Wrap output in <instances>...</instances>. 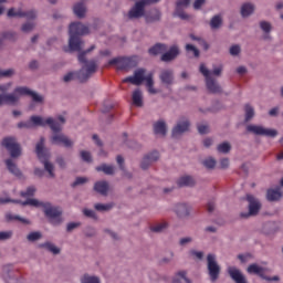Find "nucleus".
<instances>
[{
	"instance_id": "nucleus-64",
	"label": "nucleus",
	"mask_w": 283,
	"mask_h": 283,
	"mask_svg": "<svg viewBox=\"0 0 283 283\" xmlns=\"http://www.w3.org/2000/svg\"><path fill=\"white\" fill-rule=\"evenodd\" d=\"M220 167H221V169H227V167H229V158L221 159Z\"/></svg>"
},
{
	"instance_id": "nucleus-54",
	"label": "nucleus",
	"mask_w": 283,
	"mask_h": 283,
	"mask_svg": "<svg viewBox=\"0 0 283 283\" xmlns=\"http://www.w3.org/2000/svg\"><path fill=\"white\" fill-rule=\"evenodd\" d=\"M85 182H87V178L77 177L75 181L72 184V187H78V185H85Z\"/></svg>"
},
{
	"instance_id": "nucleus-33",
	"label": "nucleus",
	"mask_w": 283,
	"mask_h": 283,
	"mask_svg": "<svg viewBox=\"0 0 283 283\" xmlns=\"http://www.w3.org/2000/svg\"><path fill=\"white\" fill-rule=\"evenodd\" d=\"M133 105H135L136 107H143V92H140V90L134 91Z\"/></svg>"
},
{
	"instance_id": "nucleus-63",
	"label": "nucleus",
	"mask_w": 283,
	"mask_h": 283,
	"mask_svg": "<svg viewBox=\"0 0 283 283\" xmlns=\"http://www.w3.org/2000/svg\"><path fill=\"white\" fill-rule=\"evenodd\" d=\"M12 74H14V70L12 69L0 71V76H12Z\"/></svg>"
},
{
	"instance_id": "nucleus-6",
	"label": "nucleus",
	"mask_w": 283,
	"mask_h": 283,
	"mask_svg": "<svg viewBox=\"0 0 283 283\" xmlns=\"http://www.w3.org/2000/svg\"><path fill=\"white\" fill-rule=\"evenodd\" d=\"M35 154L39 160H41V163L44 165V169L45 171H48L49 176L51 178H54V165L48 161V158H50V155L45 149V138L41 137L40 142L36 144Z\"/></svg>"
},
{
	"instance_id": "nucleus-60",
	"label": "nucleus",
	"mask_w": 283,
	"mask_h": 283,
	"mask_svg": "<svg viewBox=\"0 0 283 283\" xmlns=\"http://www.w3.org/2000/svg\"><path fill=\"white\" fill-rule=\"evenodd\" d=\"M199 134H209V126L208 125H198Z\"/></svg>"
},
{
	"instance_id": "nucleus-46",
	"label": "nucleus",
	"mask_w": 283,
	"mask_h": 283,
	"mask_svg": "<svg viewBox=\"0 0 283 283\" xmlns=\"http://www.w3.org/2000/svg\"><path fill=\"white\" fill-rule=\"evenodd\" d=\"M27 240H29V242H36V240H41V232L29 233Z\"/></svg>"
},
{
	"instance_id": "nucleus-42",
	"label": "nucleus",
	"mask_w": 283,
	"mask_h": 283,
	"mask_svg": "<svg viewBox=\"0 0 283 283\" xmlns=\"http://www.w3.org/2000/svg\"><path fill=\"white\" fill-rule=\"evenodd\" d=\"M255 116V111L252 108L251 105H245V120H251Z\"/></svg>"
},
{
	"instance_id": "nucleus-8",
	"label": "nucleus",
	"mask_w": 283,
	"mask_h": 283,
	"mask_svg": "<svg viewBox=\"0 0 283 283\" xmlns=\"http://www.w3.org/2000/svg\"><path fill=\"white\" fill-rule=\"evenodd\" d=\"M160 0H139L135 3V6L128 12V19H140V17H145V8L146 6H150V3H158Z\"/></svg>"
},
{
	"instance_id": "nucleus-3",
	"label": "nucleus",
	"mask_w": 283,
	"mask_h": 283,
	"mask_svg": "<svg viewBox=\"0 0 283 283\" xmlns=\"http://www.w3.org/2000/svg\"><path fill=\"white\" fill-rule=\"evenodd\" d=\"M69 49L70 52H81L83 49V42L81 36L90 34V28L81 22H73L69 27Z\"/></svg>"
},
{
	"instance_id": "nucleus-10",
	"label": "nucleus",
	"mask_w": 283,
	"mask_h": 283,
	"mask_svg": "<svg viewBox=\"0 0 283 283\" xmlns=\"http://www.w3.org/2000/svg\"><path fill=\"white\" fill-rule=\"evenodd\" d=\"M208 262V275L211 282H216L220 277V265L216 261L214 254H208L207 256Z\"/></svg>"
},
{
	"instance_id": "nucleus-7",
	"label": "nucleus",
	"mask_w": 283,
	"mask_h": 283,
	"mask_svg": "<svg viewBox=\"0 0 283 283\" xmlns=\"http://www.w3.org/2000/svg\"><path fill=\"white\" fill-rule=\"evenodd\" d=\"M199 72L206 78V86L208 92L211 94H220V92H222V88L218 85L216 80L211 77V71H209L205 64H200Z\"/></svg>"
},
{
	"instance_id": "nucleus-40",
	"label": "nucleus",
	"mask_w": 283,
	"mask_h": 283,
	"mask_svg": "<svg viewBox=\"0 0 283 283\" xmlns=\"http://www.w3.org/2000/svg\"><path fill=\"white\" fill-rule=\"evenodd\" d=\"M36 192V188H34V187H29L28 189H27V191H21L20 192V196L22 197V198H32V196H34V193Z\"/></svg>"
},
{
	"instance_id": "nucleus-9",
	"label": "nucleus",
	"mask_w": 283,
	"mask_h": 283,
	"mask_svg": "<svg viewBox=\"0 0 283 283\" xmlns=\"http://www.w3.org/2000/svg\"><path fill=\"white\" fill-rule=\"evenodd\" d=\"M108 65H117V70H132L138 65L136 56L133 57H115L109 60Z\"/></svg>"
},
{
	"instance_id": "nucleus-4",
	"label": "nucleus",
	"mask_w": 283,
	"mask_h": 283,
	"mask_svg": "<svg viewBox=\"0 0 283 283\" xmlns=\"http://www.w3.org/2000/svg\"><path fill=\"white\" fill-rule=\"evenodd\" d=\"M20 96H31L34 103H43V97L25 86L14 88L13 93L2 94V105H15Z\"/></svg>"
},
{
	"instance_id": "nucleus-23",
	"label": "nucleus",
	"mask_w": 283,
	"mask_h": 283,
	"mask_svg": "<svg viewBox=\"0 0 283 283\" xmlns=\"http://www.w3.org/2000/svg\"><path fill=\"white\" fill-rule=\"evenodd\" d=\"M94 189L101 196H107V191H109V184L107 181H97L94 185Z\"/></svg>"
},
{
	"instance_id": "nucleus-22",
	"label": "nucleus",
	"mask_w": 283,
	"mask_h": 283,
	"mask_svg": "<svg viewBox=\"0 0 283 283\" xmlns=\"http://www.w3.org/2000/svg\"><path fill=\"white\" fill-rule=\"evenodd\" d=\"M159 78L161 83L165 85H172L174 84V71L172 70H164L161 71Z\"/></svg>"
},
{
	"instance_id": "nucleus-47",
	"label": "nucleus",
	"mask_w": 283,
	"mask_h": 283,
	"mask_svg": "<svg viewBox=\"0 0 283 283\" xmlns=\"http://www.w3.org/2000/svg\"><path fill=\"white\" fill-rule=\"evenodd\" d=\"M186 52H192L196 57L200 56V51L193 44H187Z\"/></svg>"
},
{
	"instance_id": "nucleus-49",
	"label": "nucleus",
	"mask_w": 283,
	"mask_h": 283,
	"mask_svg": "<svg viewBox=\"0 0 283 283\" xmlns=\"http://www.w3.org/2000/svg\"><path fill=\"white\" fill-rule=\"evenodd\" d=\"M81 158L82 160H84V163H92V155L90 154V151L82 150Z\"/></svg>"
},
{
	"instance_id": "nucleus-57",
	"label": "nucleus",
	"mask_w": 283,
	"mask_h": 283,
	"mask_svg": "<svg viewBox=\"0 0 283 283\" xmlns=\"http://www.w3.org/2000/svg\"><path fill=\"white\" fill-rule=\"evenodd\" d=\"M231 56H238L240 54V45L235 44L230 48Z\"/></svg>"
},
{
	"instance_id": "nucleus-34",
	"label": "nucleus",
	"mask_w": 283,
	"mask_h": 283,
	"mask_svg": "<svg viewBox=\"0 0 283 283\" xmlns=\"http://www.w3.org/2000/svg\"><path fill=\"white\" fill-rule=\"evenodd\" d=\"M6 219L8 222H12V220H18V222H22V224H30V220L22 218L19 214L7 213Z\"/></svg>"
},
{
	"instance_id": "nucleus-53",
	"label": "nucleus",
	"mask_w": 283,
	"mask_h": 283,
	"mask_svg": "<svg viewBox=\"0 0 283 283\" xmlns=\"http://www.w3.org/2000/svg\"><path fill=\"white\" fill-rule=\"evenodd\" d=\"M21 30L22 32H32V30H34V23L27 22L22 25Z\"/></svg>"
},
{
	"instance_id": "nucleus-44",
	"label": "nucleus",
	"mask_w": 283,
	"mask_h": 283,
	"mask_svg": "<svg viewBox=\"0 0 283 283\" xmlns=\"http://www.w3.org/2000/svg\"><path fill=\"white\" fill-rule=\"evenodd\" d=\"M151 13L154 14V15H151V17H149V15H147L146 17V21L149 23V22H151V21H160V11H158V10H153L151 11Z\"/></svg>"
},
{
	"instance_id": "nucleus-31",
	"label": "nucleus",
	"mask_w": 283,
	"mask_h": 283,
	"mask_svg": "<svg viewBox=\"0 0 283 283\" xmlns=\"http://www.w3.org/2000/svg\"><path fill=\"white\" fill-rule=\"evenodd\" d=\"M96 171H103L106 176H114L115 168L112 165L102 164L96 167Z\"/></svg>"
},
{
	"instance_id": "nucleus-2",
	"label": "nucleus",
	"mask_w": 283,
	"mask_h": 283,
	"mask_svg": "<svg viewBox=\"0 0 283 283\" xmlns=\"http://www.w3.org/2000/svg\"><path fill=\"white\" fill-rule=\"evenodd\" d=\"M30 120L31 125H35L36 127H45V125H49V127L54 133V135L51 137V143L53 145H63V147H72V145H74L72 139L59 133L61 132V124L55 122L52 117L43 119L41 116H31Z\"/></svg>"
},
{
	"instance_id": "nucleus-11",
	"label": "nucleus",
	"mask_w": 283,
	"mask_h": 283,
	"mask_svg": "<svg viewBox=\"0 0 283 283\" xmlns=\"http://www.w3.org/2000/svg\"><path fill=\"white\" fill-rule=\"evenodd\" d=\"M2 146L9 150L11 158H19V156H21V145L17 143L15 138L6 137L2 140Z\"/></svg>"
},
{
	"instance_id": "nucleus-25",
	"label": "nucleus",
	"mask_w": 283,
	"mask_h": 283,
	"mask_svg": "<svg viewBox=\"0 0 283 283\" xmlns=\"http://www.w3.org/2000/svg\"><path fill=\"white\" fill-rule=\"evenodd\" d=\"M266 198L270 202H275L282 198V191L280 188L269 189Z\"/></svg>"
},
{
	"instance_id": "nucleus-1",
	"label": "nucleus",
	"mask_w": 283,
	"mask_h": 283,
	"mask_svg": "<svg viewBox=\"0 0 283 283\" xmlns=\"http://www.w3.org/2000/svg\"><path fill=\"white\" fill-rule=\"evenodd\" d=\"M8 202H15L17 205H22V207H42L44 211V216L48 218L49 222L54 227L61 224L63 222V210L59 207L52 206L50 202H42L36 199H27L25 201L21 200H12L10 198H0V205H8Z\"/></svg>"
},
{
	"instance_id": "nucleus-56",
	"label": "nucleus",
	"mask_w": 283,
	"mask_h": 283,
	"mask_svg": "<svg viewBox=\"0 0 283 283\" xmlns=\"http://www.w3.org/2000/svg\"><path fill=\"white\" fill-rule=\"evenodd\" d=\"M116 161L119 166V169L122 171H125V158H123V156L118 155L117 158H116Z\"/></svg>"
},
{
	"instance_id": "nucleus-24",
	"label": "nucleus",
	"mask_w": 283,
	"mask_h": 283,
	"mask_svg": "<svg viewBox=\"0 0 283 283\" xmlns=\"http://www.w3.org/2000/svg\"><path fill=\"white\" fill-rule=\"evenodd\" d=\"M178 187H193L196 180L191 176H184L177 180Z\"/></svg>"
},
{
	"instance_id": "nucleus-41",
	"label": "nucleus",
	"mask_w": 283,
	"mask_h": 283,
	"mask_svg": "<svg viewBox=\"0 0 283 283\" xmlns=\"http://www.w3.org/2000/svg\"><path fill=\"white\" fill-rule=\"evenodd\" d=\"M167 229V222L157 223L156 226H153L150 228V231H154V233H161V231H165Z\"/></svg>"
},
{
	"instance_id": "nucleus-38",
	"label": "nucleus",
	"mask_w": 283,
	"mask_h": 283,
	"mask_svg": "<svg viewBox=\"0 0 283 283\" xmlns=\"http://www.w3.org/2000/svg\"><path fill=\"white\" fill-rule=\"evenodd\" d=\"M219 154H229L231 151V144L224 142L217 147Z\"/></svg>"
},
{
	"instance_id": "nucleus-15",
	"label": "nucleus",
	"mask_w": 283,
	"mask_h": 283,
	"mask_svg": "<svg viewBox=\"0 0 283 283\" xmlns=\"http://www.w3.org/2000/svg\"><path fill=\"white\" fill-rule=\"evenodd\" d=\"M8 17H19L20 19H28V21H33V19H36V11H22L19 9L18 11L14 10V8L9 9Z\"/></svg>"
},
{
	"instance_id": "nucleus-50",
	"label": "nucleus",
	"mask_w": 283,
	"mask_h": 283,
	"mask_svg": "<svg viewBox=\"0 0 283 283\" xmlns=\"http://www.w3.org/2000/svg\"><path fill=\"white\" fill-rule=\"evenodd\" d=\"M203 165L207 167V169H213V167H216V159L210 157L203 160Z\"/></svg>"
},
{
	"instance_id": "nucleus-36",
	"label": "nucleus",
	"mask_w": 283,
	"mask_h": 283,
	"mask_svg": "<svg viewBox=\"0 0 283 283\" xmlns=\"http://www.w3.org/2000/svg\"><path fill=\"white\" fill-rule=\"evenodd\" d=\"M180 280H184L186 283H191V280L187 277V272L180 271L177 273V277L172 280V283H180Z\"/></svg>"
},
{
	"instance_id": "nucleus-5",
	"label": "nucleus",
	"mask_w": 283,
	"mask_h": 283,
	"mask_svg": "<svg viewBox=\"0 0 283 283\" xmlns=\"http://www.w3.org/2000/svg\"><path fill=\"white\" fill-rule=\"evenodd\" d=\"M94 45L91 46V49H88L87 51L81 52L78 54V61L80 63H82V69L76 73V77L80 81V83H85L87 80H90L92 77V74L96 73V70L98 67V65L96 64V61L91 60L87 61L85 59V54L92 52V50H94Z\"/></svg>"
},
{
	"instance_id": "nucleus-51",
	"label": "nucleus",
	"mask_w": 283,
	"mask_h": 283,
	"mask_svg": "<svg viewBox=\"0 0 283 283\" xmlns=\"http://www.w3.org/2000/svg\"><path fill=\"white\" fill-rule=\"evenodd\" d=\"M260 28H261V30H263V32H265V34H269V32H271V23H269L266 21H262L260 23Z\"/></svg>"
},
{
	"instance_id": "nucleus-19",
	"label": "nucleus",
	"mask_w": 283,
	"mask_h": 283,
	"mask_svg": "<svg viewBox=\"0 0 283 283\" xmlns=\"http://www.w3.org/2000/svg\"><path fill=\"white\" fill-rule=\"evenodd\" d=\"M228 273L230 277L233 280L235 283H249L247 282V277L242 275V272L238 270L237 268L230 266L228 268Z\"/></svg>"
},
{
	"instance_id": "nucleus-58",
	"label": "nucleus",
	"mask_w": 283,
	"mask_h": 283,
	"mask_svg": "<svg viewBox=\"0 0 283 283\" xmlns=\"http://www.w3.org/2000/svg\"><path fill=\"white\" fill-rule=\"evenodd\" d=\"M18 127H19V129H23V128L31 129L32 123L31 122H20L18 124Z\"/></svg>"
},
{
	"instance_id": "nucleus-20",
	"label": "nucleus",
	"mask_w": 283,
	"mask_h": 283,
	"mask_svg": "<svg viewBox=\"0 0 283 283\" xmlns=\"http://www.w3.org/2000/svg\"><path fill=\"white\" fill-rule=\"evenodd\" d=\"M185 132H189V120H180L174 128H172V138L180 136V134H185Z\"/></svg>"
},
{
	"instance_id": "nucleus-55",
	"label": "nucleus",
	"mask_w": 283,
	"mask_h": 283,
	"mask_svg": "<svg viewBox=\"0 0 283 283\" xmlns=\"http://www.w3.org/2000/svg\"><path fill=\"white\" fill-rule=\"evenodd\" d=\"M10 238H12V231L0 232V241L10 240Z\"/></svg>"
},
{
	"instance_id": "nucleus-26",
	"label": "nucleus",
	"mask_w": 283,
	"mask_h": 283,
	"mask_svg": "<svg viewBox=\"0 0 283 283\" xmlns=\"http://www.w3.org/2000/svg\"><path fill=\"white\" fill-rule=\"evenodd\" d=\"M6 165L10 174H13L17 178H21V176H23L19 167H17V164L12 163V159H7Z\"/></svg>"
},
{
	"instance_id": "nucleus-29",
	"label": "nucleus",
	"mask_w": 283,
	"mask_h": 283,
	"mask_svg": "<svg viewBox=\"0 0 283 283\" xmlns=\"http://www.w3.org/2000/svg\"><path fill=\"white\" fill-rule=\"evenodd\" d=\"M73 12L78 19H83V17H85V12H87V9L83 2H78L73 7Z\"/></svg>"
},
{
	"instance_id": "nucleus-18",
	"label": "nucleus",
	"mask_w": 283,
	"mask_h": 283,
	"mask_svg": "<svg viewBox=\"0 0 283 283\" xmlns=\"http://www.w3.org/2000/svg\"><path fill=\"white\" fill-rule=\"evenodd\" d=\"M159 158L160 154L156 150L146 155L142 160V169H149V165H151V163H156V160H158Z\"/></svg>"
},
{
	"instance_id": "nucleus-32",
	"label": "nucleus",
	"mask_w": 283,
	"mask_h": 283,
	"mask_svg": "<svg viewBox=\"0 0 283 283\" xmlns=\"http://www.w3.org/2000/svg\"><path fill=\"white\" fill-rule=\"evenodd\" d=\"M255 11V7L251 3H244L241 7V15L242 17H251V14H253V12Z\"/></svg>"
},
{
	"instance_id": "nucleus-21",
	"label": "nucleus",
	"mask_w": 283,
	"mask_h": 283,
	"mask_svg": "<svg viewBox=\"0 0 283 283\" xmlns=\"http://www.w3.org/2000/svg\"><path fill=\"white\" fill-rule=\"evenodd\" d=\"M178 54H180V49H178V45H172L169 51L161 55V61H164V63H169V61H174Z\"/></svg>"
},
{
	"instance_id": "nucleus-17",
	"label": "nucleus",
	"mask_w": 283,
	"mask_h": 283,
	"mask_svg": "<svg viewBox=\"0 0 283 283\" xmlns=\"http://www.w3.org/2000/svg\"><path fill=\"white\" fill-rule=\"evenodd\" d=\"M145 81V70L138 69L135 71L134 76H128L124 78L123 83H132V85H142Z\"/></svg>"
},
{
	"instance_id": "nucleus-61",
	"label": "nucleus",
	"mask_w": 283,
	"mask_h": 283,
	"mask_svg": "<svg viewBox=\"0 0 283 283\" xmlns=\"http://www.w3.org/2000/svg\"><path fill=\"white\" fill-rule=\"evenodd\" d=\"M214 209H216V202L213 200L209 201L207 203V211H208V213H213Z\"/></svg>"
},
{
	"instance_id": "nucleus-37",
	"label": "nucleus",
	"mask_w": 283,
	"mask_h": 283,
	"mask_svg": "<svg viewBox=\"0 0 283 283\" xmlns=\"http://www.w3.org/2000/svg\"><path fill=\"white\" fill-rule=\"evenodd\" d=\"M3 39H7L8 41H17V33L14 32L2 33V39H0V48L1 45H3Z\"/></svg>"
},
{
	"instance_id": "nucleus-39",
	"label": "nucleus",
	"mask_w": 283,
	"mask_h": 283,
	"mask_svg": "<svg viewBox=\"0 0 283 283\" xmlns=\"http://www.w3.org/2000/svg\"><path fill=\"white\" fill-rule=\"evenodd\" d=\"M220 25H222V18H220V15H214L210 21V27L212 28V30H216Z\"/></svg>"
},
{
	"instance_id": "nucleus-62",
	"label": "nucleus",
	"mask_w": 283,
	"mask_h": 283,
	"mask_svg": "<svg viewBox=\"0 0 283 283\" xmlns=\"http://www.w3.org/2000/svg\"><path fill=\"white\" fill-rule=\"evenodd\" d=\"M205 1L206 0H196L193 3V9L195 10H200L202 8V6H205Z\"/></svg>"
},
{
	"instance_id": "nucleus-16",
	"label": "nucleus",
	"mask_w": 283,
	"mask_h": 283,
	"mask_svg": "<svg viewBox=\"0 0 283 283\" xmlns=\"http://www.w3.org/2000/svg\"><path fill=\"white\" fill-rule=\"evenodd\" d=\"M189 3H191V0L177 1L175 17H179L182 21H187L189 19V14L185 12V8H188Z\"/></svg>"
},
{
	"instance_id": "nucleus-52",
	"label": "nucleus",
	"mask_w": 283,
	"mask_h": 283,
	"mask_svg": "<svg viewBox=\"0 0 283 283\" xmlns=\"http://www.w3.org/2000/svg\"><path fill=\"white\" fill-rule=\"evenodd\" d=\"M144 81H146V87H154V74L153 73L145 76Z\"/></svg>"
},
{
	"instance_id": "nucleus-14",
	"label": "nucleus",
	"mask_w": 283,
	"mask_h": 283,
	"mask_svg": "<svg viewBox=\"0 0 283 283\" xmlns=\"http://www.w3.org/2000/svg\"><path fill=\"white\" fill-rule=\"evenodd\" d=\"M247 129L248 132L255 134V136H266L268 138H275V136H277V130L273 128H264L258 125H249Z\"/></svg>"
},
{
	"instance_id": "nucleus-48",
	"label": "nucleus",
	"mask_w": 283,
	"mask_h": 283,
	"mask_svg": "<svg viewBox=\"0 0 283 283\" xmlns=\"http://www.w3.org/2000/svg\"><path fill=\"white\" fill-rule=\"evenodd\" d=\"M190 39L192 41H199V43L203 46V50H209V44L205 40L193 35V34H190Z\"/></svg>"
},
{
	"instance_id": "nucleus-35",
	"label": "nucleus",
	"mask_w": 283,
	"mask_h": 283,
	"mask_svg": "<svg viewBox=\"0 0 283 283\" xmlns=\"http://www.w3.org/2000/svg\"><path fill=\"white\" fill-rule=\"evenodd\" d=\"M40 247L42 249H46L48 251L53 253V255H59V253H61V250L56 248V245L52 244L51 242L42 243L40 244Z\"/></svg>"
},
{
	"instance_id": "nucleus-45",
	"label": "nucleus",
	"mask_w": 283,
	"mask_h": 283,
	"mask_svg": "<svg viewBox=\"0 0 283 283\" xmlns=\"http://www.w3.org/2000/svg\"><path fill=\"white\" fill-rule=\"evenodd\" d=\"M112 207H114V205H112V203H106V205L96 203L95 205L96 211H109V209H112Z\"/></svg>"
},
{
	"instance_id": "nucleus-27",
	"label": "nucleus",
	"mask_w": 283,
	"mask_h": 283,
	"mask_svg": "<svg viewBox=\"0 0 283 283\" xmlns=\"http://www.w3.org/2000/svg\"><path fill=\"white\" fill-rule=\"evenodd\" d=\"M175 212L179 218H187L189 216V206L187 203H179L176 206Z\"/></svg>"
},
{
	"instance_id": "nucleus-43",
	"label": "nucleus",
	"mask_w": 283,
	"mask_h": 283,
	"mask_svg": "<svg viewBox=\"0 0 283 283\" xmlns=\"http://www.w3.org/2000/svg\"><path fill=\"white\" fill-rule=\"evenodd\" d=\"M81 282L82 283H101V280H98V277L96 276H90L86 274L81 279Z\"/></svg>"
},
{
	"instance_id": "nucleus-59",
	"label": "nucleus",
	"mask_w": 283,
	"mask_h": 283,
	"mask_svg": "<svg viewBox=\"0 0 283 283\" xmlns=\"http://www.w3.org/2000/svg\"><path fill=\"white\" fill-rule=\"evenodd\" d=\"M83 213H84V216H86V218L96 219V212H94V210L84 209Z\"/></svg>"
},
{
	"instance_id": "nucleus-30",
	"label": "nucleus",
	"mask_w": 283,
	"mask_h": 283,
	"mask_svg": "<svg viewBox=\"0 0 283 283\" xmlns=\"http://www.w3.org/2000/svg\"><path fill=\"white\" fill-rule=\"evenodd\" d=\"M154 132L155 134H159L160 136L167 135V124L165 122L159 120L154 124Z\"/></svg>"
},
{
	"instance_id": "nucleus-13",
	"label": "nucleus",
	"mask_w": 283,
	"mask_h": 283,
	"mask_svg": "<svg viewBox=\"0 0 283 283\" xmlns=\"http://www.w3.org/2000/svg\"><path fill=\"white\" fill-rule=\"evenodd\" d=\"M247 200L249 202V212H242L241 218H251V216H258V213H260V209H262L260 201H258L253 195H248Z\"/></svg>"
},
{
	"instance_id": "nucleus-12",
	"label": "nucleus",
	"mask_w": 283,
	"mask_h": 283,
	"mask_svg": "<svg viewBox=\"0 0 283 283\" xmlns=\"http://www.w3.org/2000/svg\"><path fill=\"white\" fill-rule=\"evenodd\" d=\"M266 271H269V269L262 268L255 263L248 266V273L259 275V277H261L262 280H266V282H277L280 280V276H266Z\"/></svg>"
},
{
	"instance_id": "nucleus-28",
	"label": "nucleus",
	"mask_w": 283,
	"mask_h": 283,
	"mask_svg": "<svg viewBox=\"0 0 283 283\" xmlns=\"http://www.w3.org/2000/svg\"><path fill=\"white\" fill-rule=\"evenodd\" d=\"M149 54H151L153 56H156L158 54H164V52H167V45L163 44V43H157L154 46H151L148 50Z\"/></svg>"
}]
</instances>
